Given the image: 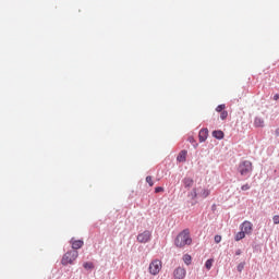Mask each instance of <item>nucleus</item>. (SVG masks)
Instances as JSON below:
<instances>
[{"instance_id": "nucleus-31", "label": "nucleus", "mask_w": 279, "mask_h": 279, "mask_svg": "<svg viewBox=\"0 0 279 279\" xmlns=\"http://www.w3.org/2000/svg\"><path fill=\"white\" fill-rule=\"evenodd\" d=\"M278 99H279V95L276 94V95L274 96V100H275V101H278Z\"/></svg>"}, {"instance_id": "nucleus-32", "label": "nucleus", "mask_w": 279, "mask_h": 279, "mask_svg": "<svg viewBox=\"0 0 279 279\" xmlns=\"http://www.w3.org/2000/svg\"><path fill=\"white\" fill-rule=\"evenodd\" d=\"M275 134L276 136H279V129H276Z\"/></svg>"}, {"instance_id": "nucleus-26", "label": "nucleus", "mask_w": 279, "mask_h": 279, "mask_svg": "<svg viewBox=\"0 0 279 279\" xmlns=\"http://www.w3.org/2000/svg\"><path fill=\"white\" fill-rule=\"evenodd\" d=\"M155 193H165V187L162 186L155 187Z\"/></svg>"}, {"instance_id": "nucleus-28", "label": "nucleus", "mask_w": 279, "mask_h": 279, "mask_svg": "<svg viewBox=\"0 0 279 279\" xmlns=\"http://www.w3.org/2000/svg\"><path fill=\"white\" fill-rule=\"evenodd\" d=\"M215 243H221V235L217 234L214 236Z\"/></svg>"}, {"instance_id": "nucleus-17", "label": "nucleus", "mask_w": 279, "mask_h": 279, "mask_svg": "<svg viewBox=\"0 0 279 279\" xmlns=\"http://www.w3.org/2000/svg\"><path fill=\"white\" fill-rule=\"evenodd\" d=\"M214 263H215V259H213V258L207 259L206 263H205V268H206L208 271H210V269H213V264H214Z\"/></svg>"}, {"instance_id": "nucleus-2", "label": "nucleus", "mask_w": 279, "mask_h": 279, "mask_svg": "<svg viewBox=\"0 0 279 279\" xmlns=\"http://www.w3.org/2000/svg\"><path fill=\"white\" fill-rule=\"evenodd\" d=\"M254 171V167L252 166V161L244 160L239 163L238 172L244 180H248V178H252V172Z\"/></svg>"}, {"instance_id": "nucleus-5", "label": "nucleus", "mask_w": 279, "mask_h": 279, "mask_svg": "<svg viewBox=\"0 0 279 279\" xmlns=\"http://www.w3.org/2000/svg\"><path fill=\"white\" fill-rule=\"evenodd\" d=\"M240 229L242 232H244V234H247V236H250L252 235V232H254V225L251 221L245 220L240 225Z\"/></svg>"}, {"instance_id": "nucleus-29", "label": "nucleus", "mask_w": 279, "mask_h": 279, "mask_svg": "<svg viewBox=\"0 0 279 279\" xmlns=\"http://www.w3.org/2000/svg\"><path fill=\"white\" fill-rule=\"evenodd\" d=\"M241 254H243V251H241V248H238L235 251V256H241Z\"/></svg>"}, {"instance_id": "nucleus-27", "label": "nucleus", "mask_w": 279, "mask_h": 279, "mask_svg": "<svg viewBox=\"0 0 279 279\" xmlns=\"http://www.w3.org/2000/svg\"><path fill=\"white\" fill-rule=\"evenodd\" d=\"M272 222L275 223V226H278V223H279V216L278 215L272 217Z\"/></svg>"}, {"instance_id": "nucleus-6", "label": "nucleus", "mask_w": 279, "mask_h": 279, "mask_svg": "<svg viewBox=\"0 0 279 279\" xmlns=\"http://www.w3.org/2000/svg\"><path fill=\"white\" fill-rule=\"evenodd\" d=\"M136 239L137 243H149V241H151V231L145 230L144 232L138 233Z\"/></svg>"}, {"instance_id": "nucleus-30", "label": "nucleus", "mask_w": 279, "mask_h": 279, "mask_svg": "<svg viewBox=\"0 0 279 279\" xmlns=\"http://www.w3.org/2000/svg\"><path fill=\"white\" fill-rule=\"evenodd\" d=\"M211 210L213 211L217 210V205L216 204L211 205Z\"/></svg>"}, {"instance_id": "nucleus-19", "label": "nucleus", "mask_w": 279, "mask_h": 279, "mask_svg": "<svg viewBox=\"0 0 279 279\" xmlns=\"http://www.w3.org/2000/svg\"><path fill=\"white\" fill-rule=\"evenodd\" d=\"M84 269L90 270V269H95V264H93V262H85L83 264Z\"/></svg>"}, {"instance_id": "nucleus-22", "label": "nucleus", "mask_w": 279, "mask_h": 279, "mask_svg": "<svg viewBox=\"0 0 279 279\" xmlns=\"http://www.w3.org/2000/svg\"><path fill=\"white\" fill-rule=\"evenodd\" d=\"M223 110H226V105L225 104L218 105L216 107V112H223Z\"/></svg>"}, {"instance_id": "nucleus-3", "label": "nucleus", "mask_w": 279, "mask_h": 279, "mask_svg": "<svg viewBox=\"0 0 279 279\" xmlns=\"http://www.w3.org/2000/svg\"><path fill=\"white\" fill-rule=\"evenodd\" d=\"M77 251H68L61 259V265H63V267H66V265H73V262L77 258Z\"/></svg>"}, {"instance_id": "nucleus-18", "label": "nucleus", "mask_w": 279, "mask_h": 279, "mask_svg": "<svg viewBox=\"0 0 279 279\" xmlns=\"http://www.w3.org/2000/svg\"><path fill=\"white\" fill-rule=\"evenodd\" d=\"M183 262L189 266L191 263H193V257H191L189 254H185L183 255Z\"/></svg>"}, {"instance_id": "nucleus-10", "label": "nucleus", "mask_w": 279, "mask_h": 279, "mask_svg": "<svg viewBox=\"0 0 279 279\" xmlns=\"http://www.w3.org/2000/svg\"><path fill=\"white\" fill-rule=\"evenodd\" d=\"M70 243L72 245V248H74L73 251L81 250V247L84 246V241H82V240H74L73 238L71 239Z\"/></svg>"}, {"instance_id": "nucleus-4", "label": "nucleus", "mask_w": 279, "mask_h": 279, "mask_svg": "<svg viewBox=\"0 0 279 279\" xmlns=\"http://www.w3.org/2000/svg\"><path fill=\"white\" fill-rule=\"evenodd\" d=\"M148 269L151 276H158V274H160V269H162V263L158 259H155L150 263Z\"/></svg>"}, {"instance_id": "nucleus-25", "label": "nucleus", "mask_w": 279, "mask_h": 279, "mask_svg": "<svg viewBox=\"0 0 279 279\" xmlns=\"http://www.w3.org/2000/svg\"><path fill=\"white\" fill-rule=\"evenodd\" d=\"M146 182L149 186H154V181L151 180V175L146 177Z\"/></svg>"}, {"instance_id": "nucleus-23", "label": "nucleus", "mask_w": 279, "mask_h": 279, "mask_svg": "<svg viewBox=\"0 0 279 279\" xmlns=\"http://www.w3.org/2000/svg\"><path fill=\"white\" fill-rule=\"evenodd\" d=\"M238 271L241 274V271H243V269H245V262L240 263L236 266Z\"/></svg>"}, {"instance_id": "nucleus-21", "label": "nucleus", "mask_w": 279, "mask_h": 279, "mask_svg": "<svg viewBox=\"0 0 279 279\" xmlns=\"http://www.w3.org/2000/svg\"><path fill=\"white\" fill-rule=\"evenodd\" d=\"M220 119L221 121H226L228 119V111H220Z\"/></svg>"}, {"instance_id": "nucleus-14", "label": "nucleus", "mask_w": 279, "mask_h": 279, "mask_svg": "<svg viewBox=\"0 0 279 279\" xmlns=\"http://www.w3.org/2000/svg\"><path fill=\"white\" fill-rule=\"evenodd\" d=\"M209 195H210V190H208V189H203L198 193V197H202L203 199H206V197H208Z\"/></svg>"}, {"instance_id": "nucleus-11", "label": "nucleus", "mask_w": 279, "mask_h": 279, "mask_svg": "<svg viewBox=\"0 0 279 279\" xmlns=\"http://www.w3.org/2000/svg\"><path fill=\"white\" fill-rule=\"evenodd\" d=\"M213 136L214 138H216L217 141H223L225 136H226V133H223V131L221 130H215L213 131Z\"/></svg>"}, {"instance_id": "nucleus-24", "label": "nucleus", "mask_w": 279, "mask_h": 279, "mask_svg": "<svg viewBox=\"0 0 279 279\" xmlns=\"http://www.w3.org/2000/svg\"><path fill=\"white\" fill-rule=\"evenodd\" d=\"M251 189H252V185L248 183L241 186V191H250Z\"/></svg>"}, {"instance_id": "nucleus-16", "label": "nucleus", "mask_w": 279, "mask_h": 279, "mask_svg": "<svg viewBox=\"0 0 279 279\" xmlns=\"http://www.w3.org/2000/svg\"><path fill=\"white\" fill-rule=\"evenodd\" d=\"M189 143H191V145H193L194 149H197V147H199V144L197 143V141L195 140V137L193 136H189L187 137Z\"/></svg>"}, {"instance_id": "nucleus-20", "label": "nucleus", "mask_w": 279, "mask_h": 279, "mask_svg": "<svg viewBox=\"0 0 279 279\" xmlns=\"http://www.w3.org/2000/svg\"><path fill=\"white\" fill-rule=\"evenodd\" d=\"M242 239H245V232L239 231L234 236V241H242Z\"/></svg>"}, {"instance_id": "nucleus-12", "label": "nucleus", "mask_w": 279, "mask_h": 279, "mask_svg": "<svg viewBox=\"0 0 279 279\" xmlns=\"http://www.w3.org/2000/svg\"><path fill=\"white\" fill-rule=\"evenodd\" d=\"M189 151L186 149H183L179 153V155L177 156V161L178 162H186V156H187Z\"/></svg>"}, {"instance_id": "nucleus-1", "label": "nucleus", "mask_w": 279, "mask_h": 279, "mask_svg": "<svg viewBox=\"0 0 279 279\" xmlns=\"http://www.w3.org/2000/svg\"><path fill=\"white\" fill-rule=\"evenodd\" d=\"M191 243H193V239L191 238V231H189V229L181 231L174 239L175 247L182 248L185 245H191Z\"/></svg>"}, {"instance_id": "nucleus-15", "label": "nucleus", "mask_w": 279, "mask_h": 279, "mask_svg": "<svg viewBox=\"0 0 279 279\" xmlns=\"http://www.w3.org/2000/svg\"><path fill=\"white\" fill-rule=\"evenodd\" d=\"M199 194H197V187H194L189 194L187 197H191V199H197Z\"/></svg>"}, {"instance_id": "nucleus-8", "label": "nucleus", "mask_w": 279, "mask_h": 279, "mask_svg": "<svg viewBox=\"0 0 279 279\" xmlns=\"http://www.w3.org/2000/svg\"><path fill=\"white\" fill-rule=\"evenodd\" d=\"M207 140H208V129L207 128L201 129L198 133L199 143H206Z\"/></svg>"}, {"instance_id": "nucleus-13", "label": "nucleus", "mask_w": 279, "mask_h": 279, "mask_svg": "<svg viewBox=\"0 0 279 279\" xmlns=\"http://www.w3.org/2000/svg\"><path fill=\"white\" fill-rule=\"evenodd\" d=\"M254 125L255 128H265V120H263V118L256 117L254 119Z\"/></svg>"}, {"instance_id": "nucleus-9", "label": "nucleus", "mask_w": 279, "mask_h": 279, "mask_svg": "<svg viewBox=\"0 0 279 279\" xmlns=\"http://www.w3.org/2000/svg\"><path fill=\"white\" fill-rule=\"evenodd\" d=\"M182 184L184 185V189H192L193 184H195V180L191 177H185L182 180Z\"/></svg>"}, {"instance_id": "nucleus-7", "label": "nucleus", "mask_w": 279, "mask_h": 279, "mask_svg": "<svg viewBox=\"0 0 279 279\" xmlns=\"http://www.w3.org/2000/svg\"><path fill=\"white\" fill-rule=\"evenodd\" d=\"M174 279H184L186 278V269L182 267H178L173 271Z\"/></svg>"}]
</instances>
